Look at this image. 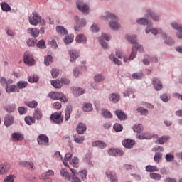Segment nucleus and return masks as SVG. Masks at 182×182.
Wrapping results in <instances>:
<instances>
[{
    "instance_id": "1",
    "label": "nucleus",
    "mask_w": 182,
    "mask_h": 182,
    "mask_svg": "<svg viewBox=\"0 0 182 182\" xmlns=\"http://www.w3.org/2000/svg\"><path fill=\"white\" fill-rule=\"evenodd\" d=\"M136 38L137 37L136 36H126V39H127L128 42L135 46L132 47V53L129 58H124V62H127V60H133V59H134L137 55V50H139V52H144L143 46L137 44V41L136 40Z\"/></svg>"
},
{
    "instance_id": "2",
    "label": "nucleus",
    "mask_w": 182,
    "mask_h": 182,
    "mask_svg": "<svg viewBox=\"0 0 182 182\" xmlns=\"http://www.w3.org/2000/svg\"><path fill=\"white\" fill-rule=\"evenodd\" d=\"M106 16L103 17L105 21H108L109 19H112V21H114L109 22V26L111 29H114V31L120 29V24L117 23L118 19L116 18V16H114L112 13L107 12Z\"/></svg>"
},
{
    "instance_id": "3",
    "label": "nucleus",
    "mask_w": 182,
    "mask_h": 182,
    "mask_svg": "<svg viewBox=\"0 0 182 182\" xmlns=\"http://www.w3.org/2000/svg\"><path fill=\"white\" fill-rule=\"evenodd\" d=\"M29 22L31 25H33L34 26H36L38 23H41L42 25H45L46 23L45 19H42L41 16H39L36 12H33V16H30Z\"/></svg>"
},
{
    "instance_id": "4",
    "label": "nucleus",
    "mask_w": 182,
    "mask_h": 182,
    "mask_svg": "<svg viewBox=\"0 0 182 182\" xmlns=\"http://www.w3.org/2000/svg\"><path fill=\"white\" fill-rule=\"evenodd\" d=\"M60 173L62 177L65 178V180H70V181L72 182H82L80 181V179H79L77 177H71L70 173L68 172V170L66 168H62L60 171Z\"/></svg>"
},
{
    "instance_id": "5",
    "label": "nucleus",
    "mask_w": 182,
    "mask_h": 182,
    "mask_svg": "<svg viewBox=\"0 0 182 182\" xmlns=\"http://www.w3.org/2000/svg\"><path fill=\"white\" fill-rule=\"evenodd\" d=\"M50 120L56 124H60V123H63V117H62V112H57L53 113L50 116Z\"/></svg>"
},
{
    "instance_id": "6",
    "label": "nucleus",
    "mask_w": 182,
    "mask_h": 182,
    "mask_svg": "<svg viewBox=\"0 0 182 182\" xmlns=\"http://www.w3.org/2000/svg\"><path fill=\"white\" fill-rule=\"evenodd\" d=\"M77 8H78L79 11L83 12V14H89V6L82 0L77 1Z\"/></svg>"
},
{
    "instance_id": "7",
    "label": "nucleus",
    "mask_w": 182,
    "mask_h": 182,
    "mask_svg": "<svg viewBox=\"0 0 182 182\" xmlns=\"http://www.w3.org/2000/svg\"><path fill=\"white\" fill-rule=\"evenodd\" d=\"M37 141L40 146H49V137L46 134H40Z\"/></svg>"
},
{
    "instance_id": "8",
    "label": "nucleus",
    "mask_w": 182,
    "mask_h": 182,
    "mask_svg": "<svg viewBox=\"0 0 182 182\" xmlns=\"http://www.w3.org/2000/svg\"><path fill=\"white\" fill-rule=\"evenodd\" d=\"M24 63L26 65H28V66H32L35 64V60L33 59V57H32V55L29 54L28 52H26L24 53Z\"/></svg>"
},
{
    "instance_id": "9",
    "label": "nucleus",
    "mask_w": 182,
    "mask_h": 182,
    "mask_svg": "<svg viewBox=\"0 0 182 182\" xmlns=\"http://www.w3.org/2000/svg\"><path fill=\"white\" fill-rule=\"evenodd\" d=\"M55 176V171L53 170H48L42 176V178L46 182H52V178L50 177H53Z\"/></svg>"
},
{
    "instance_id": "10",
    "label": "nucleus",
    "mask_w": 182,
    "mask_h": 182,
    "mask_svg": "<svg viewBox=\"0 0 182 182\" xmlns=\"http://www.w3.org/2000/svg\"><path fill=\"white\" fill-rule=\"evenodd\" d=\"M171 26H172V28H173V29H176V31L178 32H180V33H176V36L179 39H182V33H181L182 32V25L178 24L176 22H173L171 23Z\"/></svg>"
},
{
    "instance_id": "11",
    "label": "nucleus",
    "mask_w": 182,
    "mask_h": 182,
    "mask_svg": "<svg viewBox=\"0 0 182 182\" xmlns=\"http://www.w3.org/2000/svg\"><path fill=\"white\" fill-rule=\"evenodd\" d=\"M19 166L21 167H26L29 170H34L35 169V165L33 164V162H28L25 161H21L19 162Z\"/></svg>"
},
{
    "instance_id": "12",
    "label": "nucleus",
    "mask_w": 182,
    "mask_h": 182,
    "mask_svg": "<svg viewBox=\"0 0 182 182\" xmlns=\"http://www.w3.org/2000/svg\"><path fill=\"white\" fill-rule=\"evenodd\" d=\"M152 83L156 90H161V89H163V83L160 82V80H159V78L154 77L152 80Z\"/></svg>"
},
{
    "instance_id": "13",
    "label": "nucleus",
    "mask_w": 182,
    "mask_h": 182,
    "mask_svg": "<svg viewBox=\"0 0 182 182\" xmlns=\"http://www.w3.org/2000/svg\"><path fill=\"white\" fill-rule=\"evenodd\" d=\"M76 130L78 134H84L85 132L87 130V127L85 124L80 122L78 124Z\"/></svg>"
},
{
    "instance_id": "14",
    "label": "nucleus",
    "mask_w": 182,
    "mask_h": 182,
    "mask_svg": "<svg viewBox=\"0 0 182 182\" xmlns=\"http://www.w3.org/2000/svg\"><path fill=\"white\" fill-rule=\"evenodd\" d=\"M23 134L18 132H15L11 135V140L13 141H22L23 140Z\"/></svg>"
},
{
    "instance_id": "15",
    "label": "nucleus",
    "mask_w": 182,
    "mask_h": 182,
    "mask_svg": "<svg viewBox=\"0 0 182 182\" xmlns=\"http://www.w3.org/2000/svg\"><path fill=\"white\" fill-rule=\"evenodd\" d=\"M6 92L7 93H19V89H18V87L16 85H6Z\"/></svg>"
},
{
    "instance_id": "16",
    "label": "nucleus",
    "mask_w": 182,
    "mask_h": 182,
    "mask_svg": "<svg viewBox=\"0 0 182 182\" xmlns=\"http://www.w3.org/2000/svg\"><path fill=\"white\" fill-rule=\"evenodd\" d=\"M108 154H109V156H123V151L120 149H110L108 150Z\"/></svg>"
},
{
    "instance_id": "17",
    "label": "nucleus",
    "mask_w": 182,
    "mask_h": 182,
    "mask_svg": "<svg viewBox=\"0 0 182 182\" xmlns=\"http://www.w3.org/2000/svg\"><path fill=\"white\" fill-rule=\"evenodd\" d=\"M136 141H134V140H132V139H125L124 141H122V144L124 147H126L127 149H132V147H133V146H134Z\"/></svg>"
},
{
    "instance_id": "18",
    "label": "nucleus",
    "mask_w": 182,
    "mask_h": 182,
    "mask_svg": "<svg viewBox=\"0 0 182 182\" xmlns=\"http://www.w3.org/2000/svg\"><path fill=\"white\" fill-rule=\"evenodd\" d=\"M153 137V134L148 133V132H145V133H142L141 134H137L136 135V138L139 139V140H144V139H150Z\"/></svg>"
},
{
    "instance_id": "19",
    "label": "nucleus",
    "mask_w": 182,
    "mask_h": 182,
    "mask_svg": "<svg viewBox=\"0 0 182 182\" xmlns=\"http://www.w3.org/2000/svg\"><path fill=\"white\" fill-rule=\"evenodd\" d=\"M55 100H60V102L68 103V97L62 92H55Z\"/></svg>"
},
{
    "instance_id": "20",
    "label": "nucleus",
    "mask_w": 182,
    "mask_h": 182,
    "mask_svg": "<svg viewBox=\"0 0 182 182\" xmlns=\"http://www.w3.org/2000/svg\"><path fill=\"white\" fill-rule=\"evenodd\" d=\"M70 62H75L77 58H79L80 54L79 52L76 51L75 50H70Z\"/></svg>"
},
{
    "instance_id": "21",
    "label": "nucleus",
    "mask_w": 182,
    "mask_h": 182,
    "mask_svg": "<svg viewBox=\"0 0 182 182\" xmlns=\"http://www.w3.org/2000/svg\"><path fill=\"white\" fill-rule=\"evenodd\" d=\"M72 90L74 96H75L76 97H77V96L83 95V93H85V91L80 87H73Z\"/></svg>"
},
{
    "instance_id": "22",
    "label": "nucleus",
    "mask_w": 182,
    "mask_h": 182,
    "mask_svg": "<svg viewBox=\"0 0 182 182\" xmlns=\"http://www.w3.org/2000/svg\"><path fill=\"white\" fill-rule=\"evenodd\" d=\"M105 174L108 178H110L111 182H117V176H116V174H113V172L107 171Z\"/></svg>"
},
{
    "instance_id": "23",
    "label": "nucleus",
    "mask_w": 182,
    "mask_h": 182,
    "mask_svg": "<svg viewBox=\"0 0 182 182\" xmlns=\"http://www.w3.org/2000/svg\"><path fill=\"white\" fill-rule=\"evenodd\" d=\"M28 33L31 34L33 38H38L39 36V29L30 28L28 30Z\"/></svg>"
},
{
    "instance_id": "24",
    "label": "nucleus",
    "mask_w": 182,
    "mask_h": 182,
    "mask_svg": "<svg viewBox=\"0 0 182 182\" xmlns=\"http://www.w3.org/2000/svg\"><path fill=\"white\" fill-rule=\"evenodd\" d=\"M12 123H14V117L11 115H7V117L4 118L5 126H6V127H9V126H11Z\"/></svg>"
},
{
    "instance_id": "25",
    "label": "nucleus",
    "mask_w": 182,
    "mask_h": 182,
    "mask_svg": "<svg viewBox=\"0 0 182 182\" xmlns=\"http://www.w3.org/2000/svg\"><path fill=\"white\" fill-rule=\"evenodd\" d=\"M9 171V166L6 164H0V174H6Z\"/></svg>"
},
{
    "instance_id": "26",
    "label": "nucleus",
    "mask_w": 182,
    "mask_h": 182,
    "mask_svg": "<svg viewBox=\"0 0 182 182\" xmlns=\"http://www.w3.org/2000/svg\"><path fill=\"white\" fill-rule=\"evenodd\" d=\"M115 114L119 120H126V119H127V115H126V114H124V112L122 110H116Z\"/></svg>"
},
{
    "instance_id": "27",
    "label": "nucleus",
    "mask_w": 182,
    "mask_h": 182,
    "mask_svg": "<svg viewBox=\"0 0 182 182\" xmlns=\"http://www.w3.org/2000/svg\"><path fill=\"white\" fill-rule=\"evenodd\" d=\"M107 145L106 143L102 141H96L95 142H92V146L93 147H99L100 149H105V147Z\"/></svg>"
},
{
    "instance_id": "28",
    "label": "nucleus",
    "mask_w": 182,
    "mask_h": 182,
    "mask_svg": "<svg viewBox=\"0 0 182 182\" xmlns=\"http://www.w3.org/2000/svg\"><path fill=\"white\" fill-rule=\"evenodd\" d=\"M75 21H76L77 25L79 26V28H83V26H86L85 19L79 20V17L75 16Z\"/></svg>"
},
{
    "instance_id": "29",
    "label": "nucleus",
    "mask_w": 182,
    "mask_h": 182,
    "mask_svg": "<svg viewBox=\"0 0 182 182\" xmlns=\"http://www.w3.org/2000/svg\"><path fill=\"white\" fill-rule=\"evenodd\" d=\"M75 41L77 43H85L87 40L83 34H79L76 36Z\"/></svg>"
},
{
    "instance_id": "30",
    "label": "nucleus",
    "mask_w": 182,
    "mask_h": 182,
    "mask_svg": "<svg viewBox=\"0 0 182 182\" xmlns=\"http://www.w3.org/2000/svg\"><path fill=\"white\" fill-rule=\"evenodd\" d=\"M72 113V107H67L65 110V120L68 122L70 119V114Z\"/></svg>"
},
{
    "instance_id": "31",
    "label": "nucleus",
    "mask_w": 182,
    "mask_h": 182,
    "mask_svg": "<svg viewBox=\"0 0 182 182\" xmlns=\"http://www.w3.org/2000/svg\"><path fill=\"white\" fill-rule=\"evenodd\" d=\"M56 31L58 32V33H60V35H68V30L62 26H57Z\"/></svg>"
},
{
    "instance_id": "32",
    "label": "nucleus",
    "mask_w": 182,
    "mask_h": 182,
    "mask_svg": "<svg viewBox=\"0 0 182 182\" xmlns=\"http://www.w3.org/2000/svg\"><path fill=\"white\" fill-rule=\"evenodd\" d=\"M74 141L78 144H82L85 141V136L75 135L73 136Z\"/></svg>"
},
{
    "instance_id": "33",
    "label": "nucleus",
    "mask_w": 182,
    "mask_h": 182,
    "mask_svg": "<svg viewBox=\"0 0 182 182\" xmlns=\"http://www.w3.org/2000/svg\"><path fill=\"white\" fill-rule=\"evenodd\" d=\"M74 38L75 36H73V34H70L65 36L64 38V43H65V45H69V43H72V42H73Z\"/></svg>"
},
{
    "instance_id": "34",
    "label": "nucleus",
    "mask_w": 182,
    "mask_h": 182,
    "mask_svg": "<svg viewBox=\"0 0 182 182\" xmlns=\"http://www.w3.org/2000/svg\"><path fill=\"white\" fill-rule=\"evenodd\" d=\"M83 112H92L93 110V106L89 102L84 103L82 107Z\"/></svg>"
},
{
    "instance_id": "35",
    "label": "nucleus",
    "mask_w": 182,
    "mask_h": 182,
    "mask_svg": "<svg viewBox=\"0 0 182 182\" xmlns=\"http://www.w3.org/2000/svg\"><path fill=\"white\" fill-rule=\"evenodd\" d=\"M109 100L113 103H117L120 100V95L113 93L109 97Z\"/></svg>"
},
{
    "instance_id": "36",
    "label": "nucleus",
    "mask_w": 182,
    "mask_h": 182,
    "mask_svg": "<svg viewBox=\"0 0 182 182\" xmlns=\"http://www.w3.org/2000/svg\"><path fill=\"white\" fill-rule=\"evenodd\" d=\"M33 117L34 119H36V120H41V119H42V112H41V109H39V108L35 109Z\"/></svg>"
},
{
    "instance_id": "37",
    "label": "nucleus",
    "mask_w": 182,
    "mask_h": 182,
    "mask_svg": "<svg viewBox=\"0 0 182 182\" xmlns=\"http://www.w3.org/2000/svg\"><path fill=\"white\" fill-rule=\"evenodd\" d=\"M146 171H148V173H154V171H159V168L155 166L147 165L146 166Z\"/></svg>"
},
{
    "instance_id": "38",
    "label": "nucleus",
    "mask_w": 182,
    "mask_h": 182,
    "mask_svg": "<svg viewBox=\"0 0 182 182\" xmlns=\"http://www.w3.org/2000/svg\"><path fill=\"white\" fill-rule=\"evenodd\" d=\"M15 109H16V105L15 104L4 107V109L7 111L8 113H12L13 112H15Z\"/></svg>"
},
{
    "instance_id": "39",
    "label": "nucleus",
    "mask_w": 182,
    "mask_h": 182,
    "mask_svg": "<svg viewBox=\"0 0 182 182\" xmlns=\"http://www.w3.org/2000/svg\"><path fill=\"white\" fill-rule=\"evenodd\" d=\"M16 87L19 89H25V87H28V82L26 81H18L17 82Z\"/></svg>"
},
{
    "instance_id": "40",
    "label": "nucleus",
    "mask_w": 182,
    "mask_h": 182,
    "mask_svg": "<svg viewBox=\"0 0 182 182\" xmlns=\"http://www.w3.org/2000/svg\"><path fill=\"white\" fill-rule=\"evenodd\" d=\"M149 177L152 180H156L157 181H159V180H161V175L156 173H151L149 174Z\"/></svg>"
},
{
    "instance_id": "41",
    "label": "nucleus",
    "mask_w": 182,
    "mask_h": 182,
    "mask_svg": "<svg viewBox=\"0 0 182 182\" xmlns=\"http://www.w3.org/2000/svg\"><path fill=\"white\" fill-rule=\"evenodd\" d=\"M1 6L2 11H4V12L11 11V6L9 5L8 3L3 2V3H1Z\"/></svg>"
},
{
    "instance_id": "42",
    "label": "nucleus",
    "mask_w": 182,
    "mask_h": 182,
    "mask_svg": "<svg viewBox=\"0 0 182 182\" xmlns=\"http://www.w3.org/2000/svg\"><path fill=\"white\" fill-rule=\"evenodd\" d=\"M50 82L52 86H53V87H55V89H60V87H62V83L60 82V81L52 80Z\"/></svg>"
},
{
    "instance_id": "43",
    "label": "nucleus",
    "mask_w": 182,
    "mask_h": 182,
    "mask_svg": "<svg viewBox=\"0 0 182 182\" xmlns=\"http://www.w3.org/2000/svg\"><path fill=\"white\" fill-rule=\"evenodd\" d=\"M133 130L134 132H135L136 133H141V132H143V125L138 124H135L133 127Z\"/></svg>"
},
{
    "instance_id": "44",
    "label": "nucleus",
    "mask_w": 182,
    "mask_h": 182,
    "mask_svg": "<svg viewBox=\"0 0 182 182\" xmlns=\"http://www.w3.org/2000/svg\"><path fill=\"white\" fill-rule=\"evenodd\" d=\"M169 139L168 136H162L158 139V144H164Z\"/></svg>"
},
{
    "instance_id": "45",
    "label": "nucleus",
    "mask_w": 182,
    "mask_h": 182,
    "mask_svg": "<svg viewBox=\"0 0 182 182\" xmlns=\"http://www.w3.org/2000/svg\"><path fill=\"white\" fill-rule=\"evenodd\" d=\"M102 115L106 119H112L113 117V115L112 114V113H110V112L106 109L102 110Z\"/></svg>"
},
{
    "instance_id": "46",
    "label": "nucleus",
    "mask_w": 182,
    "mask_h": 182,
    "mask_svg": "<svg viewBox=\"0 0 182 182\" xmlns=\"http://www.w3.org/2000/svg\"><path fill=\"white\" fill-rule=\"evenodd\" d=\"M150 62L157 63L158 62V59H157V58L154 57V58H149V60H147V58H145V59L143 60L144 65H150Z\"/></svg>"
},
{
    "instance_id": "47",
    "label": "nucleus",
    "mask_w": 182,
    "mask_h": 182,
    "mask_svg": "<svg viewBox=\"0 0 182 182\" xmlns=\"http://www.w3.org/2000/svg\"><path fill=\"white\" fill-rule=\"evenodd\" d=\"M26 124H28V126H31L32 124H33V123H35V118L32 117H26L24 119Z\"/></svg>"
},
{
    "instance_id": "48",
    "label": "nucleus",
    "mask_w": 182,
    "mask_h": 182,
    "mask_svg": "<svg viewBox=\"0 0 182 182\" xmlns=\"http://www.w3.org/2000/svg\"><path fill=\"white\" fill-rule=\"evenodd\" d=\"M25 104L26 105V106L31 107V109H35V107L38 106V102H36V100L27 102Z\"/></svg>"
},
{
    "instance_id": "49",
    "label": "nucleus",
    "mask_w": 182,
    "mask_h": 182,
    "mask_svg": "<svg viewBox=\"0 0 182 182\" xmlns=\"http://www.w3.org/2000/svg\"><path fill=\"white\" fill-rule=\"evenodd\" d=\"M4 182H15V175L10 174L4 178Z\"/></svg>"
},
{
    "instance_id": "50",
    "label": "nucleus",
    "mask_w": 182,
    "mask_h": 182,
    "mask_svg": "<svg viewBox=\"0 0 182 182\" xmlns=\"http://www.w3.org/2000/svg\"><path fill=\"white\" fill-rule=\"evenodd\" d=\"M147 14L154 21H159V16H156L151 10H147Z\"/></svg>"
},
{
    "instance_id": "51",
    "label": "nucleus",
    "mask_w": 182,
    "mask_h": 182,
    "mask_svg": "<svg viewBox=\"0 0 182 182\" xmlns=\"http://www.w3.org/2000/svg\"><path fill=\"white\" fill-rule=\"evenodd\" d=\"M94 80L97 83L99 82H103V80H105V77L100 74H98L94 77Z\"/></svg>"
},
{
    "instance_id": "52",
    "label": "nucleus",
    "mask_w": 182,
    "mask_h": 182,
    "mask_svg": "<svg viewBox=\"0 0 182 182\" xmlns=\"http://www.w3.org/2000/svg\"><path fill=\"white\" fill-rule=\"evenodd\" d=\"M137 112L141 113L142 116H147L149 114V111L143 107H138Z\"/></svg>"
},
{
    "instance_id": "53",
    "label": "nucleus",
    "mask_w": 182,
    "mask_h": 182,
    "mask_svg": "<svg viewBox=\"0 0 182 182\" xmlns=\"http://www.w3.org/2000/svg\"><path fill=\"white\" fill-rule=\"evenodd\" d=\"M52 60H53L52 55H48L47 57H45L44 63L46 66H49V64L52 63Z\"/></svg>"
},
{
    "instance_id": "54",
    "label": "nucleus",
    "mask_w": 182,
    "mask_h": 182,
    "mask_svg": "<svg viewBox=\"0 0 182 182\" xmlns=\"http://www.w3.org/2000/svg\"><path fill=\"white\" fill-rule=\"evenodd\" d=\"M132 77L133 79H142L143 78V72H139V73H135L132 74Z\"/></svg>"
},
{
    "instance_id": "55",
    "label": "nucleus",
    "mask_w": 182,
    "mask_h": 182,
    "mask_svg": "<svg viewBox=\"0 0 182 182\" xmlns=\"http://www.w3.org/2000/svg\"><path fill=\"white\" fill-rule=\"evenodd\" d=\"M78 176L79 177H80L82 180H86V176H87V171H86V170L81 171L79 172Z\"/></svg>"
},
{
    "instance_id": "56",
    "label": "nucleus",
    "mask_w": 182,
    "mask_h": 182,
    "mask_svg": "<svg viewBox=\"0 0 182 182\" xmlns=\"http://www.w3.org/2000/svg\"><path fill=\"white\" fill-rule=\"evenodd\" d=\"M137 23H139V25H149V20L142 18H139L136 21Z\"/></svg>"
},
{
    "instance_id": "57",
    "label": "nucleus",
    "mask_w": 182,
    "mask_h": 182,
    "mask_svg": "<svg viewBox=\"0 0 182 182\" xmlns=\"http://www.w3.org/2000/svg\"><path fill=\"white\" fill-rule=\"evenodd\" d=\"M113 127L115 132H122L123 130V126L120 124H114Z\"/></svg>"
},
{
    "instance_id": "58",
    "label": "nucleus",
    "mask_w": 182,
    "mask_h": 182,
    "mask_svg": "<svg viewBox=\"0 0 182 182\" xmlns=\"http://www.w3.org/2000/svg\"><path fill=\"white\" fill-rule=\"evenodd\" d=\"M109 59L111 60H113L114 63H115V65H118V66H120V65H122V62L120 60H119V59L114 58V56H113V55H111L109 56Z\"/></svg>"
},
{
    "instance_id": "59",
    "label": "nucleus",
    "mask_w": 182,
    "mask_h": 182,
    "mask_svg": "<svg viewBox=\"0 0 182 182\" xmlns=\"http://www.w3.org/2000/svg\"><path fill=\"white\" fill-rule=\"evenodd\" d=\"M163 157V155L160 153H156L154 157V161L156 163H159L160 161V159Z\"/></svg>"
},
{
    "instance_id": "60",
    "label": "nucleus",
    "mask_w": 182,
    "mask_h": 182,
    "mask_svg": "<svg viewBox=\"0 0 182 182\" xmlns=\"http://www.w3.org/2000/svg\"><path fill=\"white\" fill-rule=\"evenodd\" d=\"M77 163H79V159L75 156L72 159L71 164L73 166V167H77Z\"/></svg>"
},
{
    "instance_id": "61",
    "label": "nucleus",
    "mask_w": 182,
    "mask_h": 182,
    "mask_svg": "<svg viewBox=\"0 0 182 182\" xmlns=\"http://www.w3.org/2000/svg\"><path fill=\"white\" fill-rule=\"evenodd\" d=\"M165 43L166 45H168L169 46H171L173 45H174V41H173V38H168L165 40Z\"/></svg>"
},
{
    "instance_id": "62",
    "label": "nucleus",
    "mask_w": 182,
    "mask_h": 182,
    "mask_svg": "<svg viewBox=\"0 0 182 182\" xmlns=\"http://www.w3.org/2000/svg\"><path fill=\"white\" fill-rule=\"evenodd\" d=\"M51 75L53 78H55L57 76H59V70L55 68L52 69Z\"/></svg>"
},
{
    "instance_id": "63",
    "label": "nucleus",
    "mask_w": 182,
    "mask_h": 182,
    "mask_svg": "<svg viewBox=\"0 0 182 182\" xmlns=\"http://www.w3.org/2000/svg\"><path fill=\"white\" fill-rule=\"evenodd\" d=\"M18 110L19 114H21V115L25 114V113L28 112V110L25 109V107H19L18 108Z\"/></svg>"
},
{
    "instance_id": "64",
    "label": "nucleus",
    "mask_w": 182,
    "mask_h": 182,
    "mask_svg": "<svg viewBox=\"0 0 182 182\" xmlns=\"http://www.w3.org/2000/svg\"><path fill=\"white\" fill-rule=\"evenodd\" d=\"M132 93H133V90L131 88H128L124 92V96L125 97L126 96H128L129 97H130V95H132Z\"/></svg>"
}]
</instances>
